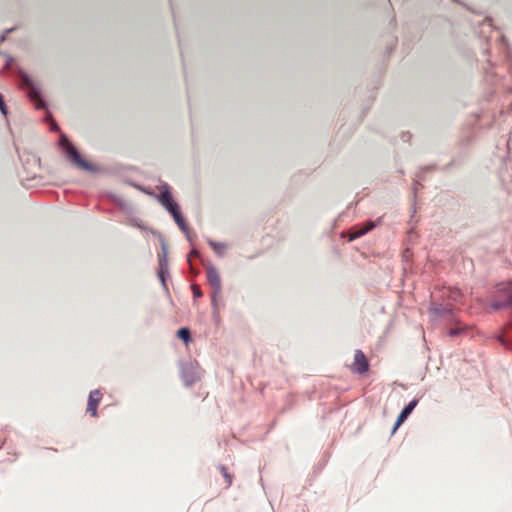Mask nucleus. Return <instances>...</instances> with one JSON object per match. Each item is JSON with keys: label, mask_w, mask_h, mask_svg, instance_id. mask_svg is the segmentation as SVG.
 Returning a JSON list of instances; mask_svg holds the SVG:
<instances>
[{"label": "nucleus", "mask_w": 512, "mask_h": 512, "mask_svg": "<svg viewBox=\"0 0 512 512\" xmlns=\"http://www.w3.org/2000/svg\"><path fill=\"white\" fill-rule=\"evenodd\" d=\"M350 369L352 372L358 374H364L368 371L369 363L363 351H355L354 362L350 365Z\"/></svg>", "instance_id": "obj_4"}, {"label": "nucleus", "mask_w": 512, "mask_h": 512, "mask_svg": "<svg viewBox=\"0 0 512 512\" xmlns=\"http://www.w3.org/2000/svg\"><path fill=\"white\" fill-rule=\"evenodd\" d=\"M66 153H67V156L70 158V160L80 169L87 170V171L94 170V166L91 163L82 159V157L80 156V154L78 153V151L76 150V148L73 145H71V144L67 145Z\"/></svg>", "instance_id": "obj_3"}, {"label": "nucleus", "mask_w": 512, "mask_h": 512, "mask_svg": "<svg viewBox=\"0 0 512 512\" xmlns=\"http://www.w3.org/2000/svg\"><path fill=\"white\" fill-rule=\"evenodd\" d=\"M165 260L160 262V271H159V277L161 278L162 282H164V267L166 266V263H164Z\"/></svg>", "instance_id": "obj_16"}, {"label": "nucleus", "mask_w": 512, "mask_h": 512, "mask_svg": "<svg viewBox=\"0 0 512 512\" xmlns=\"http://www.w3.org/2000/svg\"><path fill=\"white\" fill-rule=\"evenodd\" d=\"M171 214H172L174 220L176 221V223L180 222L181 220H183V217H182V215H181V213L179 211V208L174 210V212H171Z\"/></svg>", "instance_id": "obj_15"}, {"label": "nucleus", "mask_w": 512, "mask_h": 512, "mask_svg": "<svg viewBox=\"0 0 512 512\" xmlns=\"http://www.w3.org/2000/svg\"><path fill=\"white\" fill-rule=\"evenodd\" d=\"M491 306L495 310L512 308V282L501 283L497 286L495 300Z\"/></svg>", "instance_id": "obj_1"}, {"label": "nucleus", "mask_w": 512, "mask_h": 512, "mask_svg": "<svg viewBox=\"0 0 512 512\" xmlns=\"http://www.w3.org/2000/svg\"><path fill=\"white\" fill-rule=\"evenodd\" d=\"M161 204L171 213L178 209V205L173 201L172 195L168 190L161 193L160 197Z\"/></svg>", "instance_id": "obj_9"}, {"label": "nucleus", "mask_w": 512, "mask_h": 512, "mask_svg": "<svg viewBox=\"0 0 512 512\" xmlns=\"http://www.w3.org/2000/svg\"><path fill=\"white\" fill-rule=\"evenodd\" d=\"M177 336L183 340L186 344L190 342L191 340V335H190V330L186 327H183V328H180L178 331H177Z\"/></svg>", "instance_id": "obj_12"}, {"label": "nucleus", "mask_w": 512, "mask_h": 512, "mask_svg": "<svg viewBox=\"0 0 512 512\" xmlns=\"http://www.w3.org/2000/svg\"><path fill=\"white\" fill-rule=\"evenodd\" d=\"M208 243L213 251L219 256H223L227 250V245L225 243L215 242L213 240H209Z\"/></svg>", "instance_id": "obj_11"}, {"label": "nucleus", "mask_w": 512, "mask_h": 512, "mask_svg": "<svg viewBox=\"0 0 512 512\" xmlns=\"http://www.w3.org/2000/svg\"><path fill=\"white\" fill-rule=\"evenodd\" d=\"M101 399L102 393L100 390H93L90 392L87 403V412L90 413L92 417L97 416V408Z\"/></svg>", "instance_id": "obj_5"}, {"label": "nucleus", "mask_w": 512, "mask_h": 512, "mask_svg": "<svg viewBox=\"0 0 512 512\" xmlns=\"http://www.w3.org/2000/svg\"><path fill=\"white\" fill-rule=\"evenodd\" d=\"M207 273V281L212 289V303L215 304L216 301L221 297L222 284L221 277L218 273L217 269L213 266H209L206 269Z\"/></svg>", "instance_id": "obj_2"}, {"label": "nucleus", "mask_w": 512, "mask_h": 512, "mask_svg": "<svg viewBox=\"0 0 512 512\" xmlns=\"http://www.w3.org/2000/svg\"><path fill=\"white\" fill-rule=\"evenodd\" d=\"M441 297L448 299L454 303H462L463 293L455 287H445L441 290Z\"/></svg>", "instance_id": "obj_6"}, {"label": "nucleus", "mask_w": 512, "mask_h": 512, "mask_svg": "<svg viewBox=\"0 0 512 512\" xmlns=\"http://www.w3.org/2000/svg\"><path fill=\"white\" fill-rule=\"evenodd\" d=\"M0 111H1L4 115H6V113H7V111H6V105H5L4 101H3L2 96L0 97Z\"/></svg>", "instance_id": "obj_18"}, {"label": "nucleus", "mask_w": 512, "mask_h": 512, "mask_svg": "<svg viewBox=\"0 0 512 512\" xmlns=\"http://www.w3.org/2000/svg\"><path fill=\"white\" fill-rule=\"evenodd\" d=\"M193 290H194L195 297H200L201 296V293H200V291H199L197 286L194 285L193 286Z\"/></svg>", "instance_id": "obj_19"}, {"label": "nucleus", "mask_w": 512, "mask_h": 512, "mask_svg": "<svg viewBox=\"0 0 512 512\" xmlns=\"http://www.w3.org/2000/svg\"><path fill=\"white\" fill-rule=\"evenodd\" d=\"M466 329L467 327L465 325L461 324L460 322H457V327L451 328L448 331V335L451 337H455L463 333Z\"/></svg>", "instance_id": "obj_13"}, {"label": "nucleus", "mask_w": 512, "mask_h": 512, "mask_svg": "<svg viewBox=\"0 0 512 512\" xmlns=\"http://www.w3.org/2000/svg\"><path fill=\"white\" fill-rule=\"evenodd\" d=\"M177 224H178L179 228H180L182 231H184V232H186V231H187V229H188V228H187V224H186V222H185V220H184V219H183V220H181L180 222H177Z\"/></svg>", "instance_id": "obj_17"}, {"label": "nucleus", "mask_w": 512, "mask_h": 512, "mask_svg": "<svg viewBox=\"0 0 512 512\" xmlns=\"http://www.w3.org/2000/svg\"><path fill=\"white\" fill-rule=\"evenodd\" d=\"M418 403V400H412L402 411L401 413L399 414L397 420H396V423H395V426H394V430H396L406 419L407 417L412 413V411L414 410V408L416 407Z\"/></svg>", "instance_id": "obj_8"}, {"label": "nucleus", "mask_w": 512, "mask_h": 512, "mask_svg": "<svg viewBox=\"0 0 512 512\" xmlns=\"http://www.w3.org/2000/svg\"><path fill=\"white\" fill-rule=\"evenodd\" d=\"M374 227H375V223L372 221H369L362 226L354 227L352 229V231L350 232L349 240L351 241V240H354V239H357V238L363 236L367 232L371 231Z\"/></svg>", "instance_id": "obj_7"}, {"label": "nucleus", "mask_w": 512, "mask_h": 512, "mask_svg": "<svg viewBox=\"0 0 512 512\" xmlns=\"http://www.w3.org/2000/svg\"><path fill=\"white\" fill-rule=\"evenodd\" d=\"M430 312L435 317H445L446 315L451 314L452 308L450 304L442 305V304H432L430 308Z\"/></svg>", "instance_id": "obj_10"}, {"label": "nucleus", "mask_w": 512, "mask_h": 512, "mask_svg": "<svg viewBox=\"0 0 512 512\" xmlns=\"http://www.w3.org/2000/svg\"><path fill=\"white\" fill-rule=\"evenodd\" d=\"M220 470H221V473H222V475L224 476V478H225V480H226V485H227V486H230V485H231V483H232V476L228 473V471H227V468H226V467L222 466V467L220 468Z\"/></svg>", "instance_id": "obj_14"}]
</instances>
